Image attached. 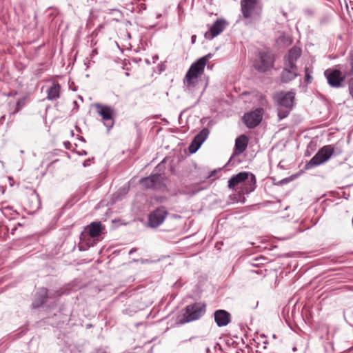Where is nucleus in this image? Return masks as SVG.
Masks as SVG:
<instances>
[{
    "mask_svg": "<svg viewBox=\"0 0 353 353\" xmlns=\"http://www.w3.org/2000/svg\"><path fill=\"white\" fill-rule=\"evenodd\" d=\"M209 133L208 128H204L194 137L188 148L190 153L194 154L200 148L202 143L208 138Z\"/></svg>",
    "mask_w": 353,
    "mask_h": 353,
    "instance_id": "14",
    "label": "nucleus"
},
{
    "mask_svg": "<svg viewBox=\"0 0 353 353\" xmlns=\"http://www.w3.org/2000/svg\"><path fill=\"white\" fill-rule=\"evenodd\" d=\"M138 8L139 11H143L146 10V5L144 3H141L138 5Z\"/></svg>",
    "mask_w": 353,
    "mask_h": 353,
    "instance_id": "28",
    "label": "nucleus"
},
{
    "mask_svg": "<svg viewBox=\"0 0 353 353\" xmlns=\"http://www.w3.org/2000/svg\"><path fill=\"white\" fill-rule=\"evenodd\" d=\"M214 321L218 327H224L231 321L230 314L225 310H217L214 313Z\"/></svg>",
    "mask_w": 353,
    "mask_h": 353,
    "instance_id": "17",
    "label": "nucleus"
},
{
    "mask_svg": "<svg viewBox=\"0 0 353 353\" xmlns=\"http://www.w3.org/2000/svg\"><path fill=\"white\" fill-rule=\"evenodd\" d=\"M104 230L105 226L101 222H92L85 228L84 232L81 233V236L88 234L90 237L99 240V237Z\"/></svg>",
    "mask_w": 353,
    "mask_h": 353,
    "instance_id": "16",
    "label": "nucleus"
},
{
    "mask_svg": "<svg viewBox=\"0 0 353 353\" xmlns=\"http://www.w3.org/2000/svg\"><path fill=\"white\" fill-rule=\"evenodd\" d=\"M134 252H136V249H132L130 250L129 252V254H132V253H134Z\"/></svg>",
    "mask_w": 353,
    "mask_h": 353,
    "instance_id": "31",
    "label": "nucleus"
},
{
    "mask_svg": "<svg viewBox=\"0 0 353 353\" xmlns=\"http://www.w3.org/2000/svg\"><path fill=\"white\" fill-rule=\"evenodd\" d=\"M248 143V137L242 134L235 140L234 150L232 157L243 153L247 148Z\"/></svg>",
    "mask_w": 353,
    "mask_h": 353,
    "instance_id": "19",
    "label": "nucleus"
},
{
    "mask_svg": "<svg viewBox=\"0 0 353 353\" xmlns=\"http://www.w3.org/2000/svg\"><path fill=\"white\" fill-rule=\"evenodd\" d=\"M295 94L293 92H281L274 99L277 104L279 119L286 118L292 109Z\"/></svg>",
    "mask_w": 353,
    "mask_h": 353,
    "instance_id": "5",
    "label": "nucleus"
},
{
    "mask_svg": "<svg viewBox=\"0 0 353 353\" xmlns=\"http://www.w3.org/2000/svg\"><path fill=\"white\" fill-rule=\"evenodd\" d=\"M343 65H337L334 68L326 69L324 72V77L327 80V84L334 88H339L343 86L345 79L353 74V62L350 63L349 71L343 69Z\"/></svg>",
    "mask_w": 353,
    "mask_h": 353,
    "instance_id": "3",
    "label": "nucleus"
},
{
    "mask_svg": "<svg viewBox=\"0 0 353 353\" xmlns=\"http://www.w3.org/2000/svg\"><path fill=\"white\" fill-rule=\"evenodd\" d=\"M216 173V170H214L211 172L210 175L208 177L214 176V174Z\"/></svg>",
    "mask_w": 353,
    "mask_h": 353,
    "instance_id": "32",
    "label": "nucleus"
},
{
    "mask_svg": "<svg viewBox=\"0 0 353 353\" xmlns=\"http://www.w3.org/2000/svg\"><path fill=\"white\" fill-rule=\"evenodd\" d=\"M87 326H88V327H92V325L88 324Z\"/></svg>",
    "mask_w": 353,
    "mask_h": 353,
    "instance_id": "43",
    "label": "nucleus"
},
{
    "mask_svg": "<svg viewBox=\"0 0 353 353\" xmlns=\"http://www.w3.org/2000/svg\"><path fill=\"white\" fill-rule=\"evenodd\" d=\"M205 307L206 305L201 302L187 305L182 315L178 319L179 323L185 324L199 319L204 315Z\"/></svg>",
    "mask_w": 353,
    "mask_h": 353,
    "instance_id": "6",
    "label": "nucleus"
},
{
    "mask_svg": "<svg viewBox=\"0 0 353 353\" xmlns=\"http://www.w3.org/2000/svg\"><path fill=\"white\" fill-rule=\"evenodd\" d=\"M168 215V211L164 206L157 208L148 215V226L156 228L163 223Z\"/></svg>",
    "mask_w": 353,
    "mask_h": 353,
    "instance_id": "10",
    "label": "nucleus"
},
{
    "mask_svg": "<svg viewBox=\"0 0 353 353\" xmlns=\"http://www.w3.org/2000/svg\"><path fill=\"white\" fill-rule=\"evenodd\" d=\"M74 105H77V101H74Z\"/></svg>",
    "mask_w": 353,
    "mask_h": 353,
    "instance_id": "41",
    "label": "nucleus"
},
{
    "mask_svg": "<svg viewBox=\"0 0 353 353\" xmlns=\"http://www.w3.org/2000/svg\"><path fill=\"white\" fill-rule=\"evenodd\" d=\"M20 153H21V154H23L24 153V151H23V150H20Z\"/></svg>",
    "mask_w": 353,
    "mask_h": 353,
    "instance_id": "39",
    "label": "nucleus"
},
{
    "mask_svg": "<svg viewBox=\"0 0 353 353\" xmlns=\"http://www.w3.org/2000/svg\"><path fill=\"white\" fill-rule=\"evenodd\" d=\"M241 11L243 17L247 20L245 24L252 21H259L263 11V6L257 0H241Z\"/></svg>",
    "mask_w": 353,
    "mask_h": 353,
    "instance_id": "4",
    "label": "nucleus"
},
{
    "mask_svg": "<svg viewBox=\"0 0 353 353\" xmlns=\"http://www.w3.org/2000/svg\"><path fill=\"white\" fill-rule=\"evenodd\" d=\"M163 178L161 174H154L141 179L140 180V183L145 188L157 190L161 187L163 184Z\"/></svg>",
    "mask_w": 353,
    "mask_h": 353,
    "instance_id": "12",
    "label": "nucleus"
},
{
    "mask_svg": "<svg viewBox=\"0 0 353 353\" xmlns=\"http://www.w3.org/2000/svg\"><path fill=\"white\" fill-rule=\"evenodd\" d=\"M95 108L97 113L102 117L103 124L106 127L108 132H109L114 124V109L110 105L101 103H96Z\"/></svg>",
    "mask_w": 353,
    "mask_h": 353,
    "instance_id": "9",
    "label": "nucleus"
},
{
    "mask_svg": "<svg viewBox=\"0 0 353 353\" xmlns=\"http://www.w3.org/2000/svg\"><path fill=\"white\" fill-rule=\"evenodd\" d=\"M292 350H293V352H295V351L296 350V347H294L292 348Z\"/></svg>",
    "mask_w": 353,
    "mask_h": 353,
    "instance_id": "38",
    "label": "nucleus"
},
{
    "mask_svg": "<svg viewBox=\"0 0 353 353\" xmlns=\"http://www.w3.org/2000/svg\"><path fill=\"white\" fill-rule=\"evenodd\" d=\"M18 215L19 213L16 210H12L8 212V216H6L9 219H15Z\"/></svg>",
    "mask_w": 353,
    "mask_h": 353,
    "instance_id": "24",
    "label": "nucleus"
},
{
    "mask_svg": "<svg viewBox=\"0 0 353 353\" xmlns=\"http://www.w3.org/2000/svg\"><path fill=\"white\" fill-rule=\"evenodd\" d=\"M349 92L353 99V79H351L349 81Z\"/></svg>",
    "mask_w": 353,
    "mask_h": 353,
    "instance_id": "26",
    "label": "nucleus"
},
{
    "mask_svg": "<svg viewBox=\"0 0 353 353\" xmlns=\"http://www.w3.org/2000/svg\"><path fill=\"white\" fill-rule=\"evenodd\" d=\"M17 230V227H14L12 229V234H14V232Z\"/></svg>",
    "mask_w": 353,
    "mask_h": 353,
    "instance_id": "33",
    "label": "nucleus"
},
{
    "mask_svg": "<svg viewBox=\"0 0 353 353\" xmlns=\"http://www.w3.org/2000/svg\"><path fill=\"white\" fill-rule=\"evenodd\" d=\"M228 187L230 190H239L241 192L248 195L256 188V176L249 172H239L228 180Z\"/></svg>",
    "mask_w": 353,
    "mask_h": 353,
    "instance_id": "2",
    "label": "nucleus"
},
{
    "mask_svg": "<svg viewBox=\"0 0 353 353\" xmlns=\"http://www.w3.org/2000/svg\"><path fill=\"white\" fill-rule=\"evenodd\" d=\"M77 153L80 156H83V155H86L87 154V152L85 150H82L81 152H78Z\"/></svg>",
    "mask_w": 353,
    "mask_h": 353,
    "instance_id": "29",
    "label": "nucleus"
},
{
    "mask_svg": "<svg viewBox=\"0 0 353 353\" xmlns=\"http://www.w3.org/2000/svg\"><path fill=\"white\" fill-rule=\"evenodd\" d=\"M301 55V50L299 48L293 47L284 57V65L291 69H297L296 62Z\"/></svg>",
    "mask_w": 353,
    "mask_h": 353,
    "instance_id": "13",
    "label": "nucleus"
},
{
    "mask_svg": "<svg viewBox=\"0 0 353 353\" xmlns=\"http://www.w3.org/2000/svg\"><path fill=\"white\" fill-rule=\"evenodd\" d=\"M74 105H77V101H74Z\"/></svg>",
    "mask_w": 353,
    "mask_h": 353,
    "instance_id": "42",
    "label": "nucleus"
},
{
    "mask_svg": "<svg viewBox=\"0 0 353 353\" xmlns=\"http://www.w3.org/2000/svg\"><path fill=\"white\" fill-rule=\"evenodd\" d=\"M161 16V14H158V15H157V17L159 18V17H160Z\"/></svg>",
    "mask_w": 353,
    "mask_h": 353,
    "instance_id": "40",
    "label": "nucleus"
},
{
    "mask_svg": "<svg viewBox=\"0 0 353 353\" xmlns=\"http://www.w3.org/2000/svg\"><path fill=\"white\" fill-rule=\"evenodd\" d=\"M6 119V115H2L1 117H0V124H3V121Z\"/></svg>",
    "mask_w": 353,
    "mask_h": 353,
    "instance_id": "30",
    "label": "nucleus"
},
{
    "mask_svg": "<svg viewBox=\"0 0 353 353\" xmlns=\"http://www.w3.org/2000/svg\"><path fill=\"white\" fill-rule=\"evenodd\" d=\"M193 338H194V337H191V338H190V339H188V341H191ZM186 341H188V340L183 341V342H186Z\"/></svg>",
    "mask_w": 353,
    "mask_h": 353,
    "instance_id": "37",
    "label": "nucleus"
},
{
    "mask_svg": "<svg viewBox=\"0 0 353 353\" xmlns=\"http://www.w3.org/2000/svg\"><path fill=\"white\" fill-rule=\"evenodd\" d=\"M93 159H94L92 158V159H88L85 160L83 163V166L85 168L89 166L90 165L91 161H92Z\"/></svg>",
    "mask_w": 353,
    "mask_h": 353,
    "instance_id": "27",
    "label": "nucleus"
},
{
    "mask_svg": "<svg viewBox=\"0 0 353 353\" xmlns=\"http://www.w3.org/2000/svg\"><path fill=\"white\" fill-rule=\"evenodd\" d=\"M312 76L307 72V68H305V81L309 83L312 81Z\"/></svg>",
    "mask_w": 353,
    "mask_h": 353,
    "instance_id": "25",
    "label": "nucleus"
},
{
    "mask_svg": "<svg viewBox=\"0 0 353 353\" xmlns=\"http://www.w3.org/2000/svg\"><path fill=\"white\" fill-rule=\"evenodd\" d=\"M213 54L209 53L194 62L188 70L183 79L184 85L189 92H194L199 83V78L204 72L205 66Z\"/></svg>",
    "mask_w": 353,
    "mask_h": 353,
    "instance_id": "1",
    "label": "nucleus"
},
{
    "mask_svg": "<svg viewBox=\"0 0 353 353\" xmlns=\"http://www.w3.org/2000/svg\"><path fill=\"white\" fill-rule=\"evenodd\" d=\"M227 21L223 19H217L210 27L209 32L205 34V37L207 39H212L219 34H220L225 28Z\"/></svg>",
    "mask_w": 353,
    "mask_h": 353,
    "instance_id": "15",
    "label": "nucleus"
},
{
    "mask_svg": "<svg viewBox=\"0 0 353 353\" xmlns=\"http://www.w3.org/2000/svg\"><path fill=\"white\" fill-rule=\"evenodd\" d=\"M236 192L232 194H230L229 196L230 199L232 201V203H245V198L244 196L246 193L241 192L239 190L234 189Z\"/></svg>",
    "mask_w": 353,
    "mask_h": 353,
    "instance_id": "22",
    "label": "nucleus"
},
{
    "mask_svg": "<svg viewBox=\"0 0 353 353\" xmlns=\"http://www.w3.org/2000/svg\"><path fill=\"white\" fill-rule=\"evenodd\" d=\"M298 76L297 69H291L284 65L281 73L280 79L283 83H288Z\"/></svg>",
    "mask_w": 353,
    "mask_h": 353,
    "instance_id": "20",
    "label": "nucleus"
},
{
    "mask_svg": "<svg viewBox=\"0 0 353 353\" xmlns=\"http://www.w3.org/2000/svg\"><path fill=\"white\" fill-rule=\"evenodd\" d=\"M263 109L257 108L254 111L245 113L243 117V120L247 128L252 129L261 123Z\"/></svg>",
    "mask_w": 353,
    "mask_h": 353,
    "instance_id": "11",
    "label": "nucleus"
},
{
    "mask_svg": "<svg viewBox=\"0 0 353 353\" xmlns=\"http://www.w3.org/2000/svg\"><path fill=\"white\" fill-rule=\"evenodd\" d=\"M50 297H51V295L48 293V290L46 288H40L35 295V298L32 303V307L33 308H39L44 304L47 299Z\"/></svg>",
    "mask_w": 353,
    "mask_h": 353,
    "instance_id": "18",
    "label": "nucleus"
},
{
    "mask_svg": "<svg viewBox=\"0 0 353 353\" xmlns=\"http://www.w3.org/2000/svg\"><path fill=\"white\" fill-rule=\"evenodd\" d=\"M57 296H60L62 294V293L59 292H57Z\"/></svg>",
    "mask_w": 353,
    "mask_h": 353,
    "instance_id": "36",
    "label": "nucleus"
},
{
    "mask_svg": "<svg viewBox=\"0 0 353 353\" xmlns=\"http://www.w3.org/2000/svg\"><path fill=\"white\" fill-rule=\"evenodd\" d=\"M206 351H207V352H208V351H209V348H208V347H207V348H206Z\"/></svg>",
    "mask_w": 353,
    "mask_h": 353,
    "instance_id": "44",
    "label": "nucleus"
},
{
    "mask_svg": "<svg viewBox=\"0 0 353 353\" xmlns=\"http://www.w3.org/2000/svg\"><path fill=\"white\" fill-rule=\"evenodd\" d=\"M275 59L269 52H260L254 61L253 67L259 72H265L274 67Z\"/></svg>",
    "mask_w": 353,
    "mask_h": 353,
    "instance_id": "8",
    "label": "nucleus"
},
{
    "mask_svg": "<svg viewBox=\"0 0 353 353\" xmlns=\"http://www.w3.org/2000/svg\"><path fill=\"white\" fill-rule=\"evenodd\" d=\"M61 85L59 83H54L48 90L47 99L54 101L60 97Z\"/></svg>",
    "mask_w": 353,
    "mask_h": 353,
    "instance_id": "21",
    "label": "nucleus"
},
{
    "mask_svg": "<svg viewBox=\"0 0 353 353\" xmlns=\"http://www.w3.org/2000/svg\"><path fill=\"white\" fill-rule=\"evenodd\" d=\"M334 153V148L331 145H327L321 148L317 153L305 165V170H310L316 166L324 163L331 157Z\"/></svg>",
    "mask_w": 353,
    "mask_h": 353,
    "instance_id": "7",
    "label": "nucleus"
},
{
    "mask_svg": "<svg viewBox=\"0 0 353 353\" xmlns=\"http://www.w3.org/2000/svg\"><path fill=\"white\" fill-rule=\"evenodd\" d=\"M13 209H12V207L11 206H6V207H3L1 208V211L3 212V214L5 215V216H8V212L12 211Z\"/></svg>",
    "mask_w": 353,
    "mask_h": 353,
    "instance_id": "23",
    "label": "nucleus"
},
{
    "mask_svg": "<svg viewBox=\"0 0 353 353\" xmlns=\"http://www.w3.org/2000/svg\"><path fill=\"white\" fill-rule=\"evenodd\" d=\"M79 140H81V141H85V139H84L83 137H80L79 138Z\"/></svg>",
    "mask_w": 353,
    "mask_h": 353,
    "instance_id": "34",
    "label": "nucleus"
},
{
    "mask_svg": "<svg viewBox=\"0 0 353 353\" xmlns=\"http://www.w3.org/2000/svg\"><path fill=\"white\" fill-rule=\"evenodd\" d=\"M195 37H196V36H195V35H193V36L192 37V42H194V40Z\"/></svg>",
    "mask_w": 353,
    "mask_h": 353,
    "instance_id": "35",
    "label": "nucleus"
}]
</instances>
